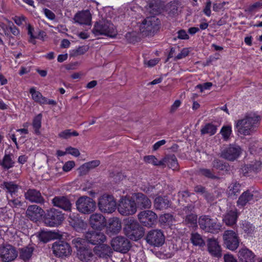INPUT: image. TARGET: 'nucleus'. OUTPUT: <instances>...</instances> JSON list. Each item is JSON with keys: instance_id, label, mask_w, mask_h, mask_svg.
Returning <instances> with one entry per match:
<instances>
[{"instance_id": "7c9ffc66", "label": "nucleus", "mask_w": 262, "mask_h": 262, "mask_svg": "<svg viewBox=\"0 0 262 262\" xmlns=\"http://www.w3.org/2000/svg\"><path fill=\"white\" fill-rule=\"evenodd\" d=\"M25 198L31 202L41 203L43 202V199L41 193L35 189H29L25 193Z\"/></svg>"}, {"instance_id": "c9c22d12", "label": "nucleus", "mask_w": 262, "mask_h": 262, "mask_svg": "<svg viewBox=\"0 0 262 262\" xmlns=\"http://www.w3.org/2000/svg\"><path fill=\"white\" fill-rule=\"evenodd\" d=\"M235 129L238 136L241 137L246 135V119H242L236 122Z\"/></svg>"}, {"instance_id": "a211bd4d", "label": "nucleus", "mask_w": 262, "mask_h": 262, "mask_svg": "<svg viewBox=\"0 0 262 262\" xmlns=\"http://www.w3.org/2000/svg\"><path fill=\"white\" fill-rule=\"evenodd\" d=\"M69 222L70 225L78 232L85 230L87 227V224L76 213H70Z\"/></svg>"}, {"instance_id": "39448f33", "label": "nucleus", "mask_w": 262, "mask_h": 262, "mask_svg": "<svg viewBox=\"0 0 262 262\" xmlns=\"http://www.w3.org/2000/svg\"><path fill=\"white\" fill-rule=\"evenodd\" d=\"M78 211L81 213L88 214L93 212L96 208L95 202L87 196L80 197L76 202Z\"/></svg>"}, {"instance_id": "1a4fd4ad", "label": "nucleus", "mask_w": 262, "mask_h": 262, "mask_svg": "<svg viewBox=\"0 0 262 262\" xmlns=\"http://www.w3.org/2000/svg\"><path fill=\"white\" fill-rule=\"evenodd\" d=\"M52 249L53 254L57 257H67L71 254L72 249L66 242L58 241L52 244Z\"/></svg>"}, {"instance_id": "ea45409f", "label": "nucleus", "mask_w": 262, "mask_h": 262, "mask_svg": "<svg viewBox=\"0 0 262 262\" xmlns=\"http://www.w3.org/2000/svg\"><path fill=\"white\" fill-rule=\"evenodd\" d=\"M41 119L42 115L41 114H38L36 116L32 121V126L34 130L35 134L39 135L40 134V128L41 126Z\"/></svg>"}, {"instance_id": "473e14b6", "label": "nucleus", "mask_w": 262, "mask_h": 262, "mask_svg": "<svg viewBox=\"0 0 262 262\" xmlns=\"http://www.w3.org/2000/svg\"><path fill=\"white\" fill-rule=\"evenodd\" d=\"M162 166L167 165L169 168L176 169L178 167V161L176 157L173 155H168L162 159Z\"/></svg>"}, {"instance_id": "3c124183", "label": "nucleus", "mask_w": 262, "mask_h": 262, "mask_svg": "<svg viewBox=\"0 0 262 262\" xmlns=\"http://www.w3.org/2000/svg\"><path fill=\"white\" fill-rule=\"evenodd\" d=\"M213 168L216 169L220 171H226L228 169V166L224 164L219 160L215 159L212 163Z\"/></svg>"}, {"instance_id": "79ce46f5", "label": "nucleus", "mask_w": 262, "mask_h": 262, "mask_svg": "<svg viewBox=\"0 0 262 262\" xmlns=\"http://www.w3.org/2000/svg\"><path fill=\"white\" fill-rule=\"evenodd\" d=\"M144 161L148 164H152L154 166H162V160H158L155 156L152 155L146 156L143 158Z\"/></svg>"}, {"instance_id": "c85d7f7f", "label": "nucleus", "mask_w": 262, "mask_h": 262, "mask_svg": "<svg viewBox=\"0 0 262 262\" xmlns=\"http://www.w3.org/2000/svg\"><path fill=\"white\" fill-rule=\"evenodd\" d=\"M170 205V201L165 196H158L155 199L154 201V206L156 210L166 209L169 207Z\"/></svg>"}, {"instance_id": "2eb2a0df", "label": "nucleus", "mask_w": 262, "mask_h": 262, "mask_svg": "<svg viewBox=\"0 0 262 262\" xmlns=\"http://www.w3.org/2000/svg\"><path fill=\"white\" fill-rule=\"evenodd\" d=\"M260 120V116L255 113H250L247 115V135H250L256 131Z\"/></svg>"}, {"instance_id": "0e129e2a", "label": "nucleus", "mask_w": 262, "mask_h": 262, "mask_svg": "<svg viewBox=\"0 0 262 262\" xmlns=\"http://www.w3.org/2000/svg\"><path fill=\"white\" fill-rule=\"evenodd\" d=\"M22 202L18 199L8 200V205L12 207H18L22 206Z\"/></svg>"}, {"instance_id": "8fccbe9b", "label": "nucleus", "mask_w": 262, "mask_h": 262, "mask_svg": "<svg viewBox=\"0 0 262 262\" xmlns=\"http://www.w3.org/2000/svg\"><path fill=\"white\" fill-rule=\"evenodd\" d=\"M27 29L28 31V34L30 36L29 40H28L29 42L33 45H35L36 44V41H35L36 36V34L37 33H35L34 32V28L32 26H31V25L29 24H28L27 25Z\"/></svg>"}, {"instance_id": "412c9836", "label": "nucleus", "mask_w": 262, "mask_h": 262, "mask_svg": "<svg viewBox=\"0 0 262 262\" xmlns=\"http://www.w3.org/2000/svg\"><path fill=\"white\" fill-rule=\"evenodd\" d=\"M207 246L208 251L211 255L218 258L221 257L222 248L216 239L209 238L207 240Z\"/></svg>"}, {"instance_id": "c756f323", "label": "nucleus", "mask_w": 262, "mask_h": 262, "mask_svg": "<svg viewBox=\"0 0 262 262\" xmlns=\"http://www.w3.org/2000/svg\"><path fill=\"white\" fill-rule=\"evenodd\" d=\"M238 217L236 209L229 210L224 215L223 222L228 226H232L235 224Z\"/></svg>"}, {"instance_id": "bf43d9fd", "label": "nucleus", "mask_w": 262, "mask_h": 262, "mask_svg": "<svg viewBox=\"0 0 262 262\" xmlns=\"http://www.w3.org/2000/svg\"><path fill=\"white\" fill-rule=\"evenodd\" d=\"M212 86L211 82H206L202 84L197 85L195 88V89H199L201 92H203L205 90H209Z\"/></svg>"}, {"instance_id": "a878e982", "label": "nucleus", "mask_w": 262, "mask_h": 262, "mask_svg": "<svg viewBox=\"0 0 262 262\" xmlns=\"http://www.w3.org/2000/svg\"><path fill=\"white\" fill-rule=\"evenodd\" d=\"M91 15L89 11H83L77 13L74 17L75 23L81 25H91Z\"/></svg>"}, {"instance_id": "6e6552de", "label": "nucleus", "mask_w": 262, "mask_h": 262, "mask_svg": "<svg viewBox=\"0 0 262 262\" xmlns=\"http://www.w3.org/2000/svg\"><path fill=\"white\" fill-rule=\"evenodd\" d=\"M64 220L63 214L54 208L48 210L45 219V223L49 227H55L61 224Z\"/></svg>"}, {"instance_id": "2f4dec72", "label": "nucleus", "mask_w": 262, "mask_h": 262, "mask_svg": "<svg viewBox=\"0 0 262 262\" xmlns=\"http://www.w3.org/2000/svg\"><path fill=\"white\" fill-rule=\"evenodd\" d=\"M94 248V252L99 257H103L111 252V248L106 244H99Z\"/></svg>"}, {"instance_id": "37998d69", "label": "nucleus", "mask_w": 262, "mask_h": 262, "mask_svg": "<svg viewBox=\"0 0 262 262\" xmlns=\"http://www.w3.org/2000/svg\"><path fill=\"white\" fill-rule=\"evenodd\" d=\"M241 186L236 183H231L228 187V194L232 196L237 195L240 192Z\"/></svg>"}, {"instance_id": "423d86ee", "label": "nucleus", "mask_w": 262, "mask_h": 262, "mask_svg": "<svg viewBox=\"0 0 262 262\" xmlns=\"http://www.w3.org/2000/svg\"><path fill=\"white\" fill-rule=\"evenodd\" d=\"M98 205L101 212L111 213L116 209V201L113 195L105 194L99 198Z\"/></svg>"}, {"instance_id": "f257e3e1", "label": "nucleus", "mask_w": 262, "mask_h": 262, "mask_svg": "<svg viewBox=\"0 0 262 262\" xmlns=\"http://www.w3.org/2000/svg\"><path fill=\"white\" fill-rule=\"evenodd\" d=\"M92 32L95 36L105 35L114 38L117 34L116 27L110 21L102 20L97 22L94 25Z\"/></svg>"}, {"instance_id": "864d4df0", "label": "nucleus", "mask_w": 262, "mask_h": 262, "mask_svg": "<svg viewBox=\"0 0 262 262\" xmlns=\"http://www.w3.org/2000/svg\"><path fill=\"white\" fill-rule=\"evenodd\" d=\"M197 216L194 214H190L186 216L185 219V222L187 224L194 226L196 224Z\"/></svg>"}, {"instance_id": "69168bd1", "label": "nucleus", "mask_w": 262, "mask_h": 262, "mask_svg": "<svg viewBox=\"0 0 262 262\" xmlns=\"http://www.w3.org/2000/svg\"><path fill=\"white\" fill-rule=\"evenodd\" d=\"M256 255L252 251L247 249V262H255Z\"/></svg>"}, {"instance_id": "9d476101", "label": "nucleus", "mask_w": 262, "mask_h": 262, "mask_svg": "<svg viewBox=\"0 0 262 262\" xmlns=\"http://www.w3.org/2000/svg\"><path fill=\"white\" fill-rule=\"evenodd\" d=\"M223 239L226 247L230 250L234 251L239 246L238 237L233 230L225 231L223 234Z\"/></svg>"}, {"instance_id": "338daca9", "label": "nucleus", "mask_w": 262, "mask_h": 262, "mask_svg": "<svg viewBox=\"0 0 262 262\" xmlns=\"http://www.w3.org/2000/svg\"><path fill=\"white\" fill-rule=\"evenodd\" d=\"M67 152H68V154H70L76 157H77L80 155V152L79 150L77 148L72 147H69L67 148Z\"/></svg>"}, {"instance_id": "b1692460", "label": "nucleus", "mask_w": 262, "mask_h": 262, "mask_svg": "<svg viewBox=\"0 0 262 262\" xmlns=\"http://www.w3.org/2000/svg\"><path fill=\"white\" fill-rule=\"evenodd\" d=\"M77 256L81 262H94L95 259L92 250L86 247L79 250Z\"/></svg>"}, {"instance_id": "bb28decb", "label": "nucleus", "mask_w": 262, "mask_h": 262, "mask_svg": "<svg viewBox=\"0 0 262 262\" xmlns=\"http://www.w3.org/2000/svg\"><path fill=\"white\" fill-rule=\"evenodd\" d=\"M182 5L180 2L174 1L167 4L165 9L168 15L173 17L180 14L182 11Z\"/></svg>"}, {"instance_id": "0eeeda50", "label": "nucleus", "mask_w": 262, "mask_h": 262, "mask_svg": "<svg viewBox=\"0 0 262 262\" xmlns=\"http://www.w3.org/2000/svg\"><path fill=\"white\" fill-rule=\"evenodd\" d=\"M119 212L123 215L134 214L137 212V205L133 197L129 199L126 197L122 198L118 207Z\"/></svg>"}, {"instance_id": "680f3d73", "label": "nucleus", "mask_w": 262, "mask_h": 262, "mask_svg": "<svg viewBox=\"0 0 262 262\" xmlns=\"http://www.w3.org/2000/svg\"><path fill=\"white\" fill-rule=\"evenodd\" d=\"M194 190L196 193H199L203 195V196L207 199V196L209 194L205 190V188L201 185H197L194 188Z\"/></svg>"}, {"instance_id": "a19ab883", "label": "nucleus", "mask_w": 262, "mask_h": 262, "mask_svg": "<svg viewBox=\"0 0 262 262\" xmlns=\"http://www.w3.org/2000/svg\"><path fill=\"white\" fill-rule=\"evenodd\" d=\"M3 186L5 189H7V192L10 194L11 196H12L13 194H15V193L17 191L18 188L17 185L12 182H4Z\"/></svg>"}, {"instance_id": "13d9d810", "label": "nucleus", "mask_w": 262, "mask_h": 262, "mask_svg": "<svg viewBox=\"0 0 262 262\" xmlns=\"http://www.w3.org/2000/svg\"><path fill=\"white\" fill-rule=\"evenodd\" d=\"M190 52L189 49L188 48H183L181 51L180 53H179L174 58L175 60L181 59L186 57L188 55Z\"/></svg>"}, {"instance_id": "9b49d317", "label": "nucleus", "mask_w": 262, "mask_h": 262, "mask_svg": "<svg viewBox=\"0 0 262 262\" xmlns=\"http://www.w3.org/2000/svg\"><path fill=\"white\" fill-rule=\"evenodd\" d=\"M138 220L144 226L151 227L155 224L158 216L154 211L146 210L141 211L138 214Z\"/></svg>"}, {"instance_id": "6ab92c4d", "label": "nucleus", "mask_w": 262, "mask_h": 262, "mask_svg": "<svg viewBox=\"0 0 262 262\" xmlns=\"http://www.w3.org/2000/svg\"><path fill=\"white\" fill-rule=\"evenodd\" d=\"M84 237L86 241L92 245H98L106 240V236L103 233L94 231L86 232Z\"/></svg>"}, {"instance_id": "72a5a7b5", "label": "nucleus", "mask_w": 262, "mask_h": 262, "mask_svg": "<svg viewBox=\"0 0 262 262\" xmlns=\"http://www.w3.org/2000/svg\"><path fill=\"white\" fill-rule=\"evenodd\" d=\"M14 163V161L12 160V155L5 154L3 160H0V165L5 169L13 167Z\"/></svg>"}, {"instance_id": "20e7f679", "label": "nucleus", "mask_w": 262, "mask_h": 262, "mask_svg": "<svg viewBox=\"0 0 262 262\" xmlns=\"http://www.w3.org/2000/svg\"><path fill=\"white\" fill-rule=\"evenodd\" d=\"M160 23L155 16L147 17L140 25V31L145 35H152L159 29Z\"/></svg>"}, {"instance_id": "393cba45", "label": "nucleus", "mask_w": 262, "mask_h": 262, "mask_svg": "<svg viewBox=\"0 0 262 262\" xmlns=\"http://www.w3.org/2000/svg\"><path fill=\"white\" fill-rule=\"evenodd\" d=\"M54 206L60 208L65 211H71L72 204L70 200L66 196H57L52 199Z\"/></svg>"}, {"instance_id": "f03ea898", "label": "nucleus", "mask_w": 262, "mask_h": 262, "mask_svg": "<svg viewBox=\"0 0 262 262\" xmlns=\"http://www.w3.org/2000/svg\"><path fill=\"white\" fill-rule=\"evenodd\" d=\"M198 224L200 228L206 232L216 233L221 230V225L217 222L216 219H212L209 215L200 216Z\"/></svg>"}, {"instance_id": "58836bf2", "label": "nucleus", "mask_w": 262, "mask_h": 262, "mask_svg": "<svg viewBox=\"0 0 262 262\" xmlns=\"http://www.w3.org/2000/svg\"><path fill=\"white\" fill-rule=\"evenodd\" d=\"M217 128L215 125L212 123H207L202 126L201 129L202 135L208 134L209 136L214 135L216 132Z\"/></svg>"}, {"instance_id": "cd10ccee", "label": "nucleus", "mask_w": 262, "mask_h": 262, "mask_svg": "<svg viewBox=\"0 0 262 262\" xmlns=\"http://www.w3.org/2000/svg\"><path fill=\"white\" fill-rule=\"evenodd\" d=\"M43 210L36 205L29 206L26 211L28 217L32 221H37L42 215Z\"/></svg>"}, {"instance_id": "7ed1b4c3", "label": "nucleus", "mask_w": 262, "mask_h": 262, "mask_svg": "<svg viewBox=\"0 0 262 262\" xmlns=\"http://www.w3.org/2000/svg\"><path fill=\"white\" fill-rule=\"evenodd\" d=\"M124 230L126 235L130 239L137 241L143 235V228L135 220L129 219L127 221Z\"/></svg>"}, {"instance_id": "5701e85b", "label": "nucleus", "mask_w": 262, "mask_h": 262, "mask_svg": "<svg viewBox=\"0 0 262 262\" xmlns=\"http://www.w3.org/2000/svg\"><path fill=\"white\" fill-rule=\"evenodd\" d=\"M241 153V148L238 146L230 145L222 152V156L230 161H233L237 158Z\"/></svg>"}, {"instance_id": "603ef678", "label": "nucleus", "mask_w": 262, "mask_h": 262, "mask_svg": "<svg viewBox=\"0 0 262 262\" xmlns=\"http://www.w3.org/2000/svg\"><path fill=\"white\" fill-rule=\"evenodd\" d=\"M72 244L76 248L77 252L81 249H84L85 241L84 239L80 237H76L72 240Z\"/></svg>"}, {"instance_id": "aec40b11", "label": "nucleus", "mask_w": 262, "mask_h": 262, "mask_svg": "<svg viewBox=\"0 0 262 262\" xmlns=\"http://www.w3.org/2000/svg\"><path fill=\"white\" fill-rule=\"evenodd\" d=\"M137 207L140 209H149L151 206V202L149 199L142 193H135L133 195Z\"/></svg>"}, {"instance_id": "de8ad7c7", "label": "nucleus", "mask_w": 262, "mask_h": 262, "mask_svg": "<svg viewBox=\"0 0 262 262\" xmlns=\"http://www.w3.org/2000/svg\"><path fill=\"white\" fill-rule=\"evenodd\" d=\"M259 198V193L257 191H251L247 190V203H252L257 201Z\"/></svg>"}, {"instance_id": "dca6fc26", "label": "nucleus", "mask_w": 262, "mask_h": 262, "mask_svg": "<svg viewBox=\"0 0 262 262\" xmlns=\"http://www.w3.org/2000/svg\"><path fill=\"white\" fill-rule=\"evenodd\" d=\"M106 223L105 218L101 213H93L90 216L89 223L94 229L101 230L106 226Z\"/></svg>"}, {"instance_id": "c03bdc74", "label": "nucleus", "mask_w": 262, "mask_h": 262, "mask_svg": "<svg viewBox=\"0 0 262 262\" xmlns=\"http://www.w3.org/2000/svg\"><path fill=\"white\" fill-rule=\"evenodd\" d=\"M232 132L231 125L223 126L220 130V134L225 141H228L230 139Z\"/></svg>"}, {"instance_id": "6e6d98bb", "label": "nucleus", "mask_w": 262, "mask_h": 262, "mask_svg": "<svg viewBox=\"0 0 262 262\" xmlns=\"http://www.w3.org/2000/svg\"><path fill=\"white\" fill-rule=\"evenodd\" d=\"M13 20L19 26H21L24 23L28 25L26 18L24 16H15L13 17Z\"/></svg>"}, {"instance_id": "e433bc0d", "label": "nucleus", "mask_w": 262, "mask_h": 262, "mask_svg": "<svg viewBox=\"0 0 262 262\" xmlns=\"http://www.w3.org/2000/svg\"><path fill=\"white\" fill-rule=\"evenodd\" d=\"M121 228V224L117 218H113L110 220L108 230L114 233H118Z\"/></svg>"}, {"instance_id": "f3484780", "label": "nucleus", "mask_w": 262, "mask_h": 262, "mask_svg": "<svg viewBox=\"0 0 262 262\" xmlns=\"http://www.w3.org/2000/svg\"><path fill=\"white\" fill-rule=\"evenodd\" d=\"M29 92L31 95L32 99L35 102L40 105L50 104L55 105L56 102L53 99H48L42 96L41 93L37 91L34 87L30 89Z\"/></svg>"}, {"instance_id": "a18cd8bd", "label": "nucleus", "mask_w": 262, "mask_h": 262, "mask_svg": "<svg viewBox=\"0 0 262 262\" xmlns=\"http://www.w3.org/2000/svg\"><path fill=\"white\" fill-rule=\"evenodd\" d=\"M78 133L75 130L66 129L59 133L58 137L61 139H67L71 136H78Z\"/></svg>"}, {"instance_id": "052dcab7", "label": "nucleus", "mask_w": 262, "mask_h": 262, "mask_svg": "<svg viewBox=\"0 0 262 262\" xmlns=\"http://www.w3.org/2000/svg\"><path fill=\"white\" fill-rule=\"evenodd\" d=\"M75 162L73 161H69L65 163L62 167V170L64 172H68L75 166Z\"/></svg>"}, {"instance_id": "774afa93", "label": "nucleus", "mask_w": 262, "mask_h": 262, "mask_svg": "<svg viewBox=\"0 0 262 262\" xmlns=\"http://www.w3.org/2000/svg\"><path fill=\"white\" fill-rule=\"evenodd\" d=\"M224 262H237L236 259L231 254H226L224 255Z\"/></svg>"}, {"instance_id": "4c0bfd02", "label": "nucleus", "mask_w": 262, "mask_h": 262, "mask_svg": "<svg viewBox=\"0 0 262 262\" xmlns=\"http://www.w3.org/2000/svg\"><path fill=\"white\" fill-rule=\"evenodd\" d=\"M191 242L194 246L202 247L205 244L201 235L197 232H193L191 234Z\"/></svg>"}, {"instance_id": "e2e57ef3", "label": "nucleus", "mask_w": 262, "mask_h": 262, "mask_svg": "<svg viewBox=\"0 0 262 262\" xmlns=\"http://www.w3.org/2000/svg\"><path fill=\"white\" fill-rule=\"evenodd\" d=\"M88 50V48L86 46H81L74 51L73 55L77 56L83 55L86 53Z\"/></svg>"}, {"instance_id": "49530a36", "label": "nucleus", "mask_w": 262, "mask_h": 262, "mask_svg": "<svg viewBox=\"0 0 262 262\" xmlns=\"http://www.w3.org/2000/svg\"><path fill=\"white\" fill-rule=\"evenodd\" d=\"M173 221V216L169 213L161 215L159 217V222L162 225H171Z\"/></svg>"}, {"instance_id": "4468645a", "label": "nucleus", "mask_w": 262, "mask_h": 262, "mask_svg": "<svg viewBox=\"0 0 262 262\" xmlns=\"http://www.w3.org/2000/svg\"><path fill=\"white\" fill-rule=\"evenodd\" d=\"M146 241L150 245L159 247L164 244L165 236L160 230H152L148 233Z\"/></svg>"}, {"instance_id": "09e8293b", "label": "nucleus", "mask_w": 262, "mask_h": 262, "mask_svg": "<svg viewBox=\"0 0 262 262\" xmlns=\"http://www.w3.org/2000/svg\"><path fill=\"white\" fill-rule=\"evenodd\" d=\"M199 173L201 176H204L209 179H214L217 178L215 175L213 169L210 170L207 168H200L199 170Z\"/></svg>"}, {"instance_id": "4be33fe9", "label": "nucleus", "mask_w": 262, "mask_h": 262, "mask_svg": "<svg viewBox=\"0 0 262 262\" xmlns=\"http://www.w3.org/2000/svg\"><path fill=\"white\" fill-rule=\"evenodd\" d=\"M38 237L40 241L47 243L51 240L61 238L62 234L55 231L41 230L38 233Z\"/></svg>"}, {"instance_id": "f8f14e48", "label": "nucleus", "mask_w": 262, "mask_h": 262, "mask_svg": "<svg viewBox=\"0 0 262 262\" xmlns=\"http://www.w3.org/2000/svg\"><path fill=\"white\" fill-rule=\"evenodd\" d=\"M15 248L10 245H3L0 247V257L5 262L14 260L17 256Z\"/></svg>"}, {"instance_id": "f704fd0d", "label": "nucleus", "mask_w": 262, "mask_h": 262, "mask_svg": "<svg viewBox=\"0 0 262 262\" xmlns=\"http://www.w3.org/2000/svg\"><path fill=\"white\" fill-rule=\"evenodd\" d=\"M34 249L31 246H27L19 249V257L26 261L29 259L32 256Z\"/></svg>"}, {"instance_id": "5fc2aeb1", "label": "nucleus", "mask_w": 262, "mask_h": 262, "mask_svg": "<svg viewBox=\"0 0 262 262\" xmlns=\"http://www.w3.org/2000/svg\"><path fill=\"white\" fill-rule=\"evenodd\" d=\"M248 170H252L254 172H258L261 169V163L259 161H256L253 164H249L247 166Z\"/></svg>"}, {"instance_id": "4d7b16f0", "label": "nucleus", "mask_w": 262, "mask_h": 262, "mask_svg": "<svg viewBox=\"0 0 262 262\" xmlns=\"http://www.w3.org/2000/svg\"><path fill=\"white\" fill-rule=\"evenodd\" d=\"M249 150L251 154L256 155L260 151L261 148L258 147L256 142H254L249 145Z\"/></svg>"}, {"instance_id": "ddd939ff", "label": "nucleus", "mask_w": 262, "mask_h": 262, "mask_svg": "<svg viewBox=\"0 0 262 262\" xmlns=\"http://www.w3.org/2000/svg\"><path fill=\"white\" fill-rule=\"evenodd\" d=\"M111 245L115 251L121 253L127 252L130 247L129 241L123 236L114 238L112 240Z\"/></svg>"}]
</instances>
